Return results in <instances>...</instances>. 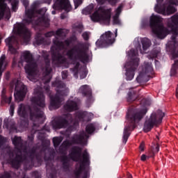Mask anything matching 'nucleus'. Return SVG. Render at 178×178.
Segmentation results:
<instances>
[{
  "mask_svg": "<svg viewBox=\"0 0 178 178\" xmlns=\"http://www.w3.org/2000/svg\"><path fill=\"white\" fill-rule=\"evenodd\" d=\"M162 22H163L162 17L159 15L152 14L149 19L152 31L161 40H163V38H165L168 34H170L171 31L172 34L171 40H169L166 44V48L167 49L175 51V49L178 47V42L176 40V37L178 36V14H176L167 19V26L170 30L163 26Z\"/></svg>",
  "mask_w": 178,
  "mask_h": 178,
  "instance_id": "1",
  "label": "nucleus"
},
{
  "mask_svg": "<svg viewBox=\"0 0 178 178\" xmlns=\"http://www.w3.org/2000/svg\"><path fill=\"white\" fill-rule=\"evenodd\" d=\"M31 101L35 105L33 109L25 107L23 104H19L17 113L22 118H25L27 112H29L31 120L33 122H40V118H44V113L40 108L45 107L44 95L41 92V88L34 90L33 96L31 99Z\"/></svg>",
  "mask_w": 178,
  "mask_h": 178,
  "instance_id": "2",
  "label": "nucleus"
},
{
  "mask_svg": "<svg viewBox=\"0 0 178 178\" xmlns=\"http://www.w3.org/2000/svg\"><path fill=\"white\" fill-rule=\"evenodd\" d=\"M140 41H141L143 51L149 49V47L151 45H152L151 40L147 38H144L143 39L136 38L134 40V44H135L138 51V49H141V47L140 46ZM138 51L131 49L127 52V56L131 61L130 63H127L124 65L126 70L125 76H127V80L131 81L134 79V72H136L137 66H138V62L140 60L138 58H137V55H138Z\"/></svg>",
  "mask_w": 178,
  "mask_h": 178,
  "instance_id": "3",
  "label": "nucleus"
},
{
  "mask_svg": "<svg viewBox=\"0 0 178 178\" xmlns=\"http://www.w3.org/2000/svg\"><path fill=\"white\" fill-rule=\"evenodd\" d=\"M81 149L79 147H74L70 153V156L73 161H78V163L75 168V176L79 177L83 176V178H88V153L84 152L83 159L81 156Z\"/></svg>",
  "mask_w": 178,
  "mask_h": 178,
  "instance_id": "4",
  "label": "nucleus"
},
{
  "mask_svg": "<svg viewBox=\"0 0 178 178\" xmlns=\"http://www.w3.org/2000/svg\"><path fill=\"white\" fill-rule=\"evenodd\" d=\"M25 65V70L28 74L27 77L31 81H35L37 77H38V70H37V64L35 61L33 60V56L30 54V51L22 52L19 60V63Z\"/></svg>",
  "mask_w": 178,
  "mask_h": 178,
  "instance_id": "5",
  "label": "nucleus"
},
{
  "mask_svg": "<svg viewBox=\"0 0 178 178\" xmlns=\"http://www.w3.org/2000/svg\"><path fill=\"white\" fill-rule=\"evenodd\" d=\"M38 3L35 2L32 4L30 10H26L25 12V16L23 19L24 23H32V24L38 25L41 22L45 23V13H47V8L40 9L36 11Z\"/></svg>",
  "mask_w": 178,
  "mask_h": 178,
  "instance_id": "6",
  "label": "nucleus"
},
{
  "mask_svg": "<svg viewBox=\"0 0 178 178\" xmlns=\"http://www.w3.org/2000/svg\"><path fill=\"white\" fill-rule=\"evenodd\" d=\"M157 4L154 7V10L157 13H161L164 16H169L176 12L175 5L178 6V1L176 0H156Z\"/></svg>",
  "mask_w": 178,
  "mask_h": 178,
  "instance_id": "7",
  "label": "nucleus"
},
{
  "mask_svg": "<svg viewBox=\"0 0 178 178\" xmlns=\"http://www.w3.org/2000/svg\"><path fill=\"white\" fill-rule=\"evenodd\" d=\"M165 117V113L161 110L153 111L147 116L144 123L143 130L145 133L149 131L154 126H158L162 123V119Z\"/></svg>",
  "mask_w": 178,
  "mask_h": 178,
  "instance_id": "8",
  "label": "nucleus"
},
{
  "mask_svg": "<svg viewBox=\"0 0 178 178\" xmlns=\"http://www.w3.org/2000/svg\"><path fill=\"white\" fill-rule=\"evenodd\" d=\"M55 87L56 88V95L54 97L51 98L50 105L53 106V108H59L60 106V104L63 101V96L67 95L69 94V88L65 86V83L62 82H59L58 83H56Z\"/></svg>",
  "mask_w": 178,
  "mask_h": 178,
  "instance_id": "9",
  "label": "nucleus"
},
{
  "mask_svg": "<svg viewBox=\"0 0 178 178\" xmlns=\"http://www.w3.org/2000/svg\"><path fill=\"white\" fill-rule=\"evenodd\" d=\"M90 19L92 22H99L104 24H109L111 22V10L100 8L91 15Z\"/></svg>",
  "mask_w": 178,
  "mask_h": 178,
  "instance_id": "10",
  "label": "nucleus"
},
{
  "mask_svg": "<svg viewBox=\"0 0 178 178\" xmlns=\"http://www.w3.org/2000/svg\"><path fill=\"white\" fill-rule=\"evenodd\" d=\"M54 44L51 49L53 61L54 63H65L66 58L59 53V49L65 48V44L59 41H54Z\"/></svg>",
  "mask_w": 178,
  "mask_h": 178,
  "instance_id": "11",
  "label": "nucleus"
},
{
  "mask_svg": "<svg viewBox=\"0 0 178 178\" xmlns=\"http://www.w3.org/2000/svg\"><path fill=\"white\" fill-rule=\"evenodd\" d=\"M67 55L70 59H79L81 62H83V63L88 62L87 51L79 47H74L72 50H70L67 53Z\"/></svg>",
  "mask_w": 178,
  "mask_h": 178,
  "instance_id": "12",
  "label": "nucleus"
},
{
  "mask_svg": "<svg viewBox=\"0 0 178 178\" xmlns=\"http://www.w3.org/2000/svg\"><path fill=\"white\" fill-rule=\"evenodd\" d=\"M118 37V29H115V35L111 31H107L102 35L99 40L96 42V44L99 47H106L107 45H112L115 42V38Z\"/></svg>",
  "mask_w": 178,
  "mask_h": 178,
  "instance_id": "13",
  "label": "nucleus"
},
{
  "mask_svg": "<svg viewBox=\"0 0 178 178\" xmlns=\"http://www.w3.org/2000/svg\"><path fill=\"white\" fill-rule=\"evenodd\" d=\"M95 130V125L90 124L86 127V133L82 132L79 136H74L73 138L74 143H79L86 145L87 144V138H88V134H91Z\"/></svg>",
  "mask_w": 178,
  "mask_h": 178,
  "instance_id": "14",
  "label": "nucleus"
},
{
  "mask_svg": "<svg viewBox=\"0 0 178 178\" xmlns=\"http://www.w3.org/2000/svg\"><path fill=\"white\" fill-rule=\"evenodd\" d=\"M27 92V88L20 81H17L15 83V92L14 94L15 100L17 102L23 101L24 97H26V93Z\"/></svg>",
  "mask_w": 178,
  "mask_h": 178,
  "instance_id": "15",
  "label": "nucleus"
},
{
  "mask_svg": "<svg viewBox=\"0 0 178 178\" xmlns=\"http://www.w3.org/2000/svg\"><path fill=\"white\" fill-rule=\"evenodd\" d=\"M14 31L22 35L26 44L30 41V31L23 24H17L14 27Z\"/></svg>",
  "mask_w": 178,
  "mask_h": 178,
  "instance_id": "16",
  "label": "nucleus"
},
{
  "mask_svg": "<svg viewBox=\"0 0 178 178\" xmlns=\"http://www.w3.org/2000/svg\"><path fill=\"white\" fill-rule=\"evenodd\" d=\"M10 16L9 6L5 2V0H0V20H9Z\"/></svg>",
  "mask_w": 178,
  "mask_h": 178,
  "instance_id": "17",
  "label": "nucleus"
},
{
  "mask_svg": "<svg viewBox=\"0 0 178 178\" xmlns=\"http://www.w3.org/2000/svg\"><path fill=\"white\" fill-rule=\"evenodd\" d=\"M53 9H55V10L64 9L66 12H70L72 10V5H70L69 0H54Z\"/></svg>",
  "mask_w": 178,
  "mask_h": 178,
  "instance_id": "18",
  "label": "nucleus"
},
{
  "mask_svg": "<svg viewBox=\"0 0 178 178\" xmlns=\"http://www.w3.org/2000/svg\"><path fill=\"white\" fill-rule=\"evenodd\" d=\"M79 99L70 98L65 104L64 109L67 112H73V111L79 109Z\"/></svg>",
  "mask_w": 178,
  "mask_h": 178,
  "instance_id": "19",
  "label": "nucleus"
},
{
  "mask_svg": "<svg viewBox=\"0 0 178 178\" xmlns=\"http://www.w3.org/2000/svg\"><path fill=\"white\" fill-rule=\"evenodd\" d=\"M65 119H60L56 123V126L53 125L54 129H62V127H66L69 122H73V117L69 113L65 114Z\"/></svg>",
  "mask_w": 178,
  "mask_h": 178,
  "instance_id": "20",
  "label": "nucleus"
},
{
  "mask_svg": "<svg viewBox=\"0 0 178 178\" xmlns=\"http://www.w3.org/2000/svg\"><path fill=\"white\" fill-rule=\"evenodd\" d=\"M6 44L8 46V50L11 54H16L17 50L15 49V47L17 45L16 37L11 36L10 38L6 39Z\"/></svg>",
  "mask_w": 178,
  "mask_h": 178,
  "instance_id": "21",
  "label": "nucleus"
},
{
  "mask_svg": "<svg viewBox=\"0 0 178 178\" xmlns=\"http://www.w3.org/2000/svg\"><path fill=\"white\" fill-rule=\"evenodd\" d=\"M92 118V113L87 112L79 111L75 115V120H90Z\"/></svg>",
  "mask_w": 178,
  "mask_h": 178,
  "instance_id": "22",
  "label": "nucleus"
},
{
  "mask_svg": "<svg viewBox=\"0 0 178 178\" xmlns=\"http://www.w3.org/2000/svg\"><path fill=\"white\" fill-rule=\"evenodd\" d=\"M152 65L151 64V63H147V64H145L143 67L142 71L139 73V75L137 77V80H140V79H141V77H143L144 74H147V73H149L152 72Z\"/></svg>",
  "mask_w": 178,
  "mask_h": 178,
  "instance_id": "23",
  "label": "nucleus"
},
{
  "mask_svg": "<svg viewBox=\"0 0 178 178\" xmlns=\"http://www.w3.org/2000/svg\"><path fill=\"white\" fill-rule=\"evenodd\" d=\"M172 58L175 59V63L172 65L171 68L170 75L175 76L178 69V51L174 52L172 54Z\"/></svg>",
  "mask_w": 178,
  "mask_h": 178,
  "instance_id": "24",
  "label": "nucleus"
},
{
  "mask_svg": "<svg viewBox=\"0 0 178 178\" xmlns=\"http://www.w3.org/2000/svg\"><path fill=\"white\" fill-rule=\"evenodd\" d=\"M123 8V6L120 5L115 10V15L113 16V24H118V26H120L122 24V22L120 19H119V15H120V13L122 12V9Z\"/></svg>",
  "mask_w": 178,
  "mask_h": 178,
  "instance_id": "25",
  "label": "nucleus"
},
{
  "mask_svg": "<svg viewBox=\"0 0 178 178\" xmlns=\"http://www.w3.org/2000/svg\"><path fill=\"white\" fill-rule=\"evenodd\" d=\"M147 113V109H144L143 111H139L135 113L133 116L134 122H140L143 119L144 115Z\"/></svg>",
  "mask_w": 178,
  "mask_h": 178,
  "instance_id": "26",
  "label": "nucleus"
},
{
  "mask_svg": "<svg viewBox=\"0 0 178 178\" xmlns=\"http://www.w3.org/2000/svg\"><path fill=\"white\" fill-rule=\"evenodd\" d=\"M22 161H23L22 156L17 154L15 159L10 160V163L13 165V168H19V165H20V162H22Z\"/></svg>",
  "mask_w": 178,
  "mask_h": 178,
  "instance_id": "27",
  "label": "nucleus"
},
{
  "mask_svg": "<svg viewBox=\"0 0 178 178\" xmlns=\"http://www.w3.org/2000/svg\"><path fill=\"white\" fill-rule=\"evenodd\" d=\"M5 67H6V61H5V55H2L0 58V77L3 73Z\"/></svg>",
  "mask_w": 178,
  "mask_h": 178,
  "instance_id": "28",
  "label": "nucleus"
},
{
  "mask_svg": "<svg viewBox=\"0 0 178 178\" xmlns=\"http://www.w3.org/2000/svg\"><path fill=\"white\" fill-rule=\"evenodd\" d=\"M12 141H13V144L15 145L17 149H19V147H22V138L15 136L14 138H12Z\"/></svg>",
  "mask_w": 178,
  "mask_h": 178,
  "instance_id": "29",
  "label": "nucleus"
},
{
  "mask_svg": "<svg viewBox=\"0 0 178 178\" xmlns=\"http://www.w3.org/2000/svg\"><path fill=\"white\" fill-rule=\"evenodd\" d=\"M129 130H130V127H125L124 129L123 133V143L126 144L127 143V140L129 139V136H130V133H129Z\"/></svg>",
  "mask_w": 178,
  "mask_h": 178,
  "instance_id": "30",
  "label": "nucleus"
},
{
  "mask_svg": "<svg viewBox=\"0 0 178 178\" xmlns=\"http://www.w3.org/2000/svg\"><path fill=\"white\" fill-rule=\"evenodd\" d=\"M94 9V4H90L88 7L82 10L83 15H90Z\"/></svg>",
  "mask_w": 178,
  "mask_h": 178,
  "instance_id": "31",
  "label": "nucleus"
},
{
  "mask_svg": "<svg viewBox=\"0 0 178 178\" xmlns=\"http://www.w3.org/2000/svg\"><path fill=\"white\" fill-rule=\"evenodd\" d=\"M91 92V89L87 85L82 86L79 88V92H81L82 94H87L88 92Z\"/></svg>",
  "mask_w": 178,
  "mask_h": 178,
  "instance_id": "32",
  "label": "nucleus"
},
{
  "mask_svg": "<svg viewBox=\"0 0 178 178\" xmlns=\"http://www.w3.org/2000/svg\"><path fill=\"white\" fill-rule=\"evenodd\" d=\"M53 143L54 147H58L60 144V143H62V138L58 137L54 138Z\"/></svg>",
  "mask_w": 178,
  "mask_h": 178,
  "instance_id": "33",
  "label": "nucleus"
},
{
  "mask_svg": "<svg viewBox=\"0 0 178 178\" xmlns=\"http://www.w3.org/2000/svg\"><path fill=\"white\" fill-rule=\"evenodd\" d=\"M40 44H41V42H40V33H38L35 38L33 45L37 47V45H40Z\"/></svg>",
  "mask_w": 178,
  "mask_h": 178,
  "instance_id": "34",
  "label": "nucleus"
},
{
  "mask_svg": "<svg viewBox=\"0 0 178 178\" xmlns=\"http://www.w3.org/2000/svg\"><path fill=\"white\" fill-rule=\"evenodd\" d=\"M96 1L99 3H104V2H106V1H108V2H109L110 3H116V1L118 0H96Z\"/></svg>",
  "mask_w": 178,
  "mask_h": 178,
  "instance_id": "35",
  "label": "nucleus"
},
{
  "mask_svg": "<svg viewBox=\"0 0 178 178\" xmlns=\"http://www.w3.org/2000/svg\"><path fill=\"white\" fill-rule=\"evenodd\" d=\"M2 100L3 101H5L7 104H10L12 101V97H6V96L5 95H2Z\"/></svg>",
  "mask_w": 178,
  "mask_h": 178,
  "instance_id": "36",
  "label": "nucleus"
},
{
  "mask_svg": "<svg viewBox=\"0 0 178 178\" xmlns=\"http://www.w3.org/2000/svg\"><path fill=\"white\" fill-rule=\"evenodd\" d=\"M82 2L83 1L81 0H74V3L75 9H77V8H79V6L81 5Z\"/></svg>",
  "mask_w": 178,
  "mask_h": 178,
  "instance_id": "37",
  "label": "nucleus"
},
{
  "mask_svg": "<svg viewBox=\"0 0 178 178\" xmlns=\"http://www.w3.org/2000/svg\"><path fill=\"white\" fill-rule=\"evenodd\" d=\"M63 33H65V30L60 29L56 31V34L57 37H62L63 35Z\"/></svg>",
  "mask_w": 178,
  "mask_h": 178,
  "instance_id": "38",
  "label": "nucleus"
},
{
  "mask_svg": "<svg viewBox=\"0 0 178 178\" xmlns=\"http://www.w3.org/2000/svg\"><path fill=\"white\" fill-rule=\"evenodd\" d=\"M51 68H49V67H47V69H46V76H45V79H49V73H51Z\"/></svg>",
  "mask_w": 178,
  "mask_h": 178,
  "instance_id": "39",
  "label": "nucleus"
},
{
  "mask_svg": "<svg viewBox=\"0 0 178 178\" xmlns=\"http://www.w3.org/2000/svg\"><path fill=\"white\" fill-rule=\"evenodd\" d=\"M83 38H84L85 40H88V38L90 37V33L88 32H84L82 34Z\"/></svg>",
  "mask_w": 178,
  "mask_h": 178,
  "instance_id": "40",
  "label": "nucleus"
},
{
  "mask_svg": "<svg viewBox=\"0 0 178 178\" xmlns=\"http://www.w3.org/2000/svg\"><path fill=\"white\" fill-rule=\"evenodd\" d=\"M15 111V106L13 104H12L10 106V114L11 116H13V111Z\"/></svg>",
  "mask_w": 178,
  "mask_h": 178,
  "instance_id": "41",
  "label": "nucleus"
},
{
  "mask_svg": "<svg viewBox=\"0 0 178 178\" xmlns=\"http://www.w3.org/2000/svg\"><path fill=\"white\" fill-rule=\"evenodd\" d=\"M68 145H70V142H69V140H67L63 143L62 147L66 148V147H67Z\"/></svg>",
  "mask_w": 178,
  "mask_h": 178,
  "instance_id": "42",
  "label": "nucleus"
},
{
  "mask_svg": "<svg viewBox=\"0 0 178 178\" xmlns=\"http://www.w3.org/2000/svg\"><path fill=\"white\" fill-rule=\"evenodd\" d=\"M62 161L63 162V165H65V163H67L69 159H67V157L66 156H64L62 159Z\"/></svg>",
  "mask_w": 178,
  "mask_h": 178,
  "instance_id": "43",
  "label": "nucleus"
},
{
  "mask_svg": "<svg viewBox=\"0 0 178 178\" xmlns=\"http://www.w3.org/2000/svg\"><path fill=\"white\" fill-rule=\"evenodd\" d=\"M140 159L141 161H146V159H149V156H147L145 154H143Z\"/></svg>",
  "mask_w": 178,
  "mask_h": 178,
  "instance_id": "44",
  "label": "nucleus"
},
{
  "mask_svg": "<svg viewBox=\"0 0 178 178\" xmlns=\"http://www.w3.org/2000/svg\"><path fill=\"white\" fill-rule=\"evenodd\" d=\"M155 152H159V144L156 145V147L155 148V151L152 152L153 155H155Z\"/></svg>",
  "mask_w": 178,
  "mask_h": 178,
  "instance_id": "45",
  "label": "nucleus"
},
{
  "mask_svg": "<svg viewBox=\"0 0 178 178\" xmlns=\"http://www.w3.org/2000/svg\"><path fill=\"white\" fill-rule=\"evenodd\" d=\"M10 177V175L8 172H5L3 175L0 177V178H9Z\"/></svg>",
  "mask_w": 178,
  "mask_h": 178,
  "instance_id": "46",
  "label": "nucleus"
},
{
  "mask_svg": "<svg viewBox=\"0 0 178 178\" xmlns=\"http://www.w3.org/2000/svg\"><path fill=\"white\" fill-rule=\"evenodd\" d=\"M21 1L22 2L23 5L27 8V5H29V0H21Z\"/></svg>",
  "mask_w": 178,
  "mask_h": 178,
  "instance_id": "47",
  "label": "nucleus"
},
{
  "mask_svg": "<svg viewBox=\"0 0 178 178\" xmlns=\"http://www.w3.org/2000/svg\"><path fill=\"white\" fill-rule=\"evenodd\" d=\"M87 76V72H83L81 74V79H86V76Z\"/></svg>",
  "mask_w": 178,
  "mask_h": 178,
  "instance_id": "48",
  "label": "nucleus"
},
{
  "mask_svg": "<svg viewBox=\"0 0 178 178\" xmlns=\"http://www.w3.org/2000/svg\"><path fill=\"white\" fill-rule=\"evenodd\" d=\"M76 29H77V30H78V31H79V33H81V30H83V26L79 25V26H76Z\"/></svg>",
  "mask_w": 178,
  "mask_h": 178,
  "instance_id": "49",
  "label": "nucleus"
},
{
  "mask_svg": "<svg viewBox=\"0 0 178 178\" xmlns=\"http://www.w3.org/2000/svg\"><path fill=\"white\" fill-rule=\"evenodd\" d=\"M54 35V32H48L47 33L45 34L46 37H52Z\"/></svg>",
  "mask_w": 178,
  "mask_h": 178,
  "instance_id": "50",
  "label": "nucleus"
},
{
  "mask_svg": "<svg viewBox=\"0 0 178 178\" xmlns=\"http://www.w3.org/2000/svg\"><path fill=\"white\" fill-rule=\"evenodd\" d=\"M80 64H79V63H77L74 68V72L76 73L77 72V67H79Z\"/></svg>",
  "mask_w": 178,
  "mask_h": 178,
  "instance_id": "51",
  "label": "nucleus"
},
{
  "mask_svg": "<svg viewBox=\"0 0 178 178\" xmlns=\"http://www.w3.org/2000/svg\"><path fill=\"white\" fill-rule=\"evenodd\" d=\"M62 77H63V79H66V77H67L66 72H62Z\"/></svg>",
  "mask_w": 178,
  "mask_h": 178,
  "instance_id": "52",
  "label": "nucleus"
},
{
  "mask_svg": "<svg viewBox=\"0 0 178 178\" xmlns=\"http://www.w3.org/2000/svg\"><path fill=\"white\" fill-rule=\"evenodd\" d=\"M52 0H44V2H45V3H48V5H49L51 3Z\"/></svg>",
  "mask_w": 178,
  "mask_h": 178,
  "instance_id": "53",
  "label": "nucleus"
},
{
  "mask_svg": "<svg viewBox=\"0 0 178 178\" xmlns=\"http://www.w3.org/2000/svg\"><path fill=\"white\" fill-rule=\"evenodd\" d=\"M140 151H144V145H140Z\"/></svg>",
  "mask_w": 178,
  "mask_h": 178,
  "instance_id": "54",
  "label": "nucleus"
},
{
  "mask_svg": "<svg viewBox=\"0 0 178 178\" xmlns=\"http://www.w3.org/2000/svg\"><path fill=\"white\" fill-rule=\"evenodd\" d=\"M136 99H131V97H130V96L128 97V101H135Z\"/></svg>",
  "mask_w": 178,
  "mask_h": 178,
  "instance_id": "55",
  "label": "nucleus"
},
{
  "mask_svg": "<svg viewBox=\"0 0 178 178\" xmlns=\"http://www.w3.org/2000/svg\"><path fill=\"white\" fill-rule=\"evenodd\" d=\"M69 44H70V40H66L65 41V45H69Z\"/></svg>",
  "mask_w": 178,
  "mask_h": 178,
  "instance_id": "56",
  "label": "nucleus"
},
{
  "mask_svg": "<svg viewBox=\"0 0 178 178\" xmlns=\"http://www.w3.org/2000/svg\"><path fill=\"white\" fill-rule=\"evenodd\" d=\"M13 10H16V4L13 5Z\"/></svg>",
  "mask_w": 178,
  "mask_h": 178,
  "instance_id": "57",
  "label": "nucleus"
},
{
  "mask_svg": "<svg viewBox=\"0 0 178 178\" xmlns=\"http://www.w3.org/2000/svg\"><path fill=\"white\" fill-rule=\"evenodd\" d=\"M51 13H52V15H56V12L55 10H53V11L51 12Z\"/></svg>",
  "mask_w": 178,
  "mask_h": 178,
  "instance_id": "58",
  "label": "nucleus"
},
{
  "mask_svg": "<svg viewBox=\"0 0 178 178\" xmlns=\"http://www.w3.org/2000/svg\"><path fill=\"white\" fill-rule=\"evenodd\" d=\"M152 58H156V54L153 55Z\"/></svg>",
  "mask_w": 178,
  "mask_h": 178,
  "instance_id": "59",
  "label": "nucleus"
},
{
  "mask_svg": "<svg viewBox=\"0 0 178 178\" xmlns=\"http://www.w3.org/2000/svg\"><path fill=\"white\" fill-rule=\"evenodd\" d=\"M50 80L48 79L47 81H45V83H49Z\"/></svg>",
  "mask_w": 178,
  "mask_h": 178,
  "instance_id": "60",
  "label": "nucleus"
},
{
  "mask_svg": "<svg viewBox=\"0 0 178 178\" xmlns=\"http://www.w3.org/2000/svg\"><path fill=\"white\" fill-rule=\"evenodd\" d=\"M146 104V105H149V104H150V102H149V103H145Z\"/></svg>",
  "mask_w": 178,
  "mask_h": 178,
  "instance_id": "61",
  "label": "nucleus"
},
{
  "mask_svg": "<svg viewBox=\"0 0 178 178\" xmlns=\"http://www.w3.org/2000/svg\"><path fill=\"white\" fill-rule=\"evenodd\" d=\"M140 54H144V51L140 50Z\"/></svg>",
  "mask_w": 178,
  "mask_h": 178,
  "instance_id": "62",
  "label": "nucleus"
},
{
  "mask_svg": "<svg viewBox=\"0 0 178 178\" xmlns=\"http://www.w3.org/2000/svg\"><path fill=\"white\" fill-rule=\"evenodd\" d=\"M61 19H65V17L64 16H61Z\"/></svg>",
  "mask_w": 178,
  "mask_h": 178,
  "instance_id": "63",
  "label": "nucleus"
},
{
  "mask_svg": "<svg viewBox=\"0 0 178 178\" xmlns=\"http://www.w3.org/2000/svg\"><path fill=\"white\" fill-rule=\"evenodd\" d=\"M46 90H49V88H48V87H47V88H46Z\"/></svg>",
  "mask_w": 178,
  "mask_h": 178,
  "instance_id": "64",
  "label": "nucleus"
}]
</instances>
